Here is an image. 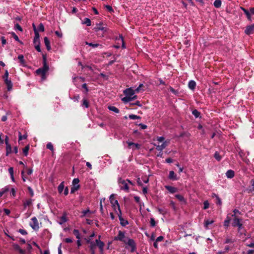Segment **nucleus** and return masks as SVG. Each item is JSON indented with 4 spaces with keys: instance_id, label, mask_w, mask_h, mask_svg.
<instances>
[{
    "instance_id": "12",
    "label": "nucleus",
    "mask_w": 254,
    "mask_h": 254,
    "mask_svg": "<svg viewBox=\"0 0 254 254\" xmlns=\"http://www.w3.org/2000/svg\"><path fill=\"white\" fill-rule=\"evenodd\" d=\"M100 237H101V236H99V239H96L95 241V242L96 244V246L99 247L100 251L101 252H102L103 251V249H104L105 244H104V242H103L102 241H101L100 240Z\"/></svg>"
},
{
    "instance_id": "45",
    "label": "nucleus",
    "mask_w": 254,
    "mask_h": 254,
    "mask_svg": "<svg viewBox=\"0 0 254 254\" xmlns=\"http://www.w3.org/2000/svg\"><path fill=\"white\" fill-rule=\"evenodd\" d=\"M129 118L131 120L140 119L141 117L135 115L131 114L128 116Z\"/></svg>"
},
{
    "instance_id": "57",
    "label": "nucleus",
    "mask_w": 254,
    "mask_h": 254,
    "mask_svg": "<svg viewBox=\"0 0 254 254\" xmlns=\"http://www.w3.org/2000/svg\"><path fill=\"white\" fill-rule=\"evenodd\" d=\"M234 242H235V240H232L230 238H227L225 240V244L233 243Z\"/></svg>"
},
{
    "instance_id": "48",
    "label": "nucleus",
    "mask_w": 254,
    "mask_h": 254,
    "mask_svg": "<svg viewBox=\"0 0 254 254\" xmlns=\"http://www.w3.org/2000/svg\"><path fill=\"white\" fill-rule=\"evenodd\" d=\"M88 213H91V211L89 210V209H87V210L82 211V214L81 215V217H85L87 215V214Z\"/></svg>"
},
{
    "instance_id": "31",
    "label": "nucleus",
    "mask_w": 254,
    "mask_h": 254,
    "mask_svg": "<svg viewBox=\"0 0 254 254\" xmlns=\"http://www.w3.org/2000/svg\"><path fill=\"white\" fill-rule=\"evenodd\" d=\"M108 108L109 110L114 112L116 113H119L120 112L119 109L115 106H109Z\"/></svg>"
},
{
    "instance_id": "28",
    "label": "nucleus",
    "mask_w": 254,
    "mask_h": 254,
    "mask_svg": "<svg viewBox=\"0 0 254 254\" xmlns=\"http://www.w3.org/2000/svg\"><path fill=\"white\" fill-rule=\"evenodd\" d=\"M64 182H62L58 187V190L59 193H61L64 189Z\"/></svg>"
},
{
    "instance_id": "19",
    "label": "nucleus",
    "mask_w": 254,
    "mask_h": 254,
    "mask_svg": "<svg viewBox=\"0 0 254 254\" xmlns=\"http://www.w3.org/2000/svg\"><path fill=\"white\" fill-rule=\"evenodd\" d=\"M44 41L45 45L46 47L47 50L48 51H50L51 49V45H50V42L47 37H45L44 38Z\"/></svg>"
},
{
    "instance_id": "14",
    "label": "nucleus",
    "mask_w": 254,
    "mask_h": 254,
    "mask_svg": "<svg viewBox=\"0 0 254 254\" xmlns=\"http://www.w3.org/2000/svg\"><path fill=\"white\" fill-rule=\"evenodd\" d=\"M13 249L15 251H18L20 254H25V251L21 249L19 246L17 244H13L12 245Z\"/></svg>"
},
{
    "instance_id": "30",
    "label": "nucleus",
    "mask_w": 254,
    "mask_h": 254,
    "mask_svg": "<svg viewBox=\"0 0 254 254\" xmlns=\"http://www.w3.org/2000/svg\"><path fill=\"white\" fill-rule=\"evenodd\" d=\"M83 24H86L87 26L91 25V21L88 18H85L82 22Z\"/></svg>"
},
{
    "instance_id": "47",
    "label": "nucleus",
    "mask_w": 254,
    "mask_h": 254,
    "mask_svg": "<svg viewBox=\"0 0 254 254\" xmlns=\"http://www.w3.org/2000/svg\"><path fill=\"white\" fill-rule=\"evenodd\" d=\"M10 34L15 41L20 42V41L19 40L18 37L15 34L14 32H12L10 33Z\"/></svg>"
},
{
    "instance_id": "23",
    "label": "nucleus",
    "mask_w": 254,
    "mask_h": 254,
    "mask_svg": "<svg viewBox=\"0 0 254 254\" xmlns=\"http://www.w3.org/2000/svg\"><path fill=\"white\" fill-rule=\"evenodd\" d=\"M188 86L190 89L193 90L196 86L195 82L193 80L190 81L188 84Z\"/></svg>"
},
{
    "instance_id": "55",
    "label": "nucleus",
    "mask_w": 254,
    "mask_h": 254,
    "mask_svg": "<svg viewBox=\"0 0 254 254\" xmlns=\"http://www.w3.org/2000/svg\"><path fill=\"white\" fill-rule=\"evenodd\" d=\"M216 201L215 202V203H216V204L217 205H222V200L221 199V198L219 197V196L216 198Z\"/></svg>"
},
{
    "instance_id": "36",
    "label": "nucleus",
    "mask_w": 254,
    "mask_h": 254,
    "mask_svg": "<svg viewBox=\"0 0 254 254\" xmlns=\"http://www.w3.org/2000/svg\"><path fill=\"white\" fill-rule=\"evenodd\" d=\"M144 87V86L143 84H140L138 87L135 89V91L136 92L138 93L141 91H143L144 90L143 88Z\"/></svg>"
},
{
    "instance_id": "61",
    "label": "nucleus",
    "mask_w": 254,
    "mask_h": 254,
    "mask_svg": "<svg viewBox=\"0 0 254 254\" xmlns=\"http://www.w3.org/2000/svg\"><path fill=\"white\" fill-rule=\"evenodd\" d=\"M82 87L85 90V93H87L89 91L88 88L86 83H84L82 85Z\"/></svg>"
},
{
    "instance_id": "38",
    "label": "nucleus",
    "mask_w": 254,
    "mask_h": 254,
    "mask_svg": "<svg viewBox=\"0 0 254 254\" xmlns=\"http://www.w3.org/2000/svg\"><path fill=\"white\" fill-rule=\"evenodd\" d=\"M251 188L248 190V192H252L254 191V179L251 180Z\"/></svg>"
},
{
    "instance_id": "51",
    "label": "nucleus",
    "mask_w": 254,
    "mask_h": 254,
    "mask_svg": "<svg viewBox=\"0 0 254 254\" xmlns=\"http://www.w3.org/2000/svg\"><path fill=\"white\" fill-rule=\"evenodd\" d=\"M27 190L29 193L30 196L31 197H33L34 196V191L30 187L28 186L27 187Z\"/></svg>"
},
{
    "instance_id": "33",
    "label": "nucleus",
    "mask_w": 254,
    "mask_h": 254,
    "mask_svg": "<svg viewBox=\"0 0 254 254\" xmlns=\"http://www.w3.org/2000/svg\"><path fill=\"white\" fill-rule=\"evenodd\" d=\"M214 222V220H204V227L205 229L208 228V226L210 224H212Z\"/></svg>"
},
{
    "instance_id": "35",
    "label": "nucleus",
    "mask_w": 254,
    "mask_h": 254,
    "mask_svg": "<svg viewBox=\"0 0 254 254\" xmlns=\"http://www.w3.org/2000/svg\"><path fill=\"white\" fill-rule=\"evenodd\" d=\"M222 4L221 0H215L214 2V6L216 8H219L221 7Z\"/></svg>"
},
{
    "instance_id": "63",
    "label": "nucleus",
    "mask_w": 254,
    "mask_h": 254,
    "mask_svg": "<svg viewBox=\"0 0 254 254\" xmlns=\"http://www.w3.org/2000/svg\"><path fill=\"white\" fill-rule=\"evenodd\" d=\"M233 212L234 213V214H233L232 215H235V216H237V214H240V215L241 214V212L237 209H234L233 210Z\"/></svg>"
},
{
    "instance_id": "52",
    "label": "nucleus",
    "mask_w": 254,
    "mask_h": 254,
    "mask_svg": "<svg viewBox=\"0 0 254 254\" xmlns=\"http://www.w3.org/2000/svg\"><path fill=\"white\" fill-rule=\"evenodd\" d=\"M209 207V203L208 200H206L203 202V209H206Z\"/></svg>"
},
{
    "instance_id": "60",
    "label": "nucleus",
    "mask_w": 254,
    "mask_h": 254,
    "mask_svg": "<svg viewBox=\"0 0 254 254\" xmlns=\"http://www.w3.org/2000/svg\"><path fill=\"white\" fill-rule=\"evenodd\" d=\"M34 47L35 49L39 52H40L41 48H40V44H34Z\"/></svg>"
},
{
    "instance_id": "40",
    "label": "nucleus",
    "mask_w": 254,
    "mask_h": 254,
    "mask_svg": "<svg viewBox=\"0 0 254 254\" xmlns=\"http://www.w3.org/2000/svg\"><path fill=\"white\" fill-rule=\"evenodd\" d=\"M192 115L196 118H198L200 115V112L196 109H194L192 111Z\"/></svg>"
},
{
    "instance_id": "50",
    "label": "nucleus",
    "mask_w": 254,
    "mask_h": 254,
    "mask_svg": "<svg viewBox=\"0 0 254 254\" xmlns=\"http://www.w3.org/2000/svg\"><path fill=\"white\" fill-rule=\"evenodd\" d=\"M46 147L47 149H50L51 151L54 150V147L52 143L49 142L46 145Z\"/></svg>"
},
{
    "instance_id": "34",
    "label": "nucleus",
    "mask_w": 254,
    "mask_h": 254,
    "mask_svg": "<svg viewBox=\"0 0 254 254\" xmlns=\"http://www.w3.org/2000/svg\"><path fill=\"white\" fill-rule=\"evenodd\" d=\"M29 150V145H27L24 148H23V153L24 156H27L28 154V151Z\"/></svg>"
},
{
    "instance_id": "29",
    "label": "nucleus",
    "mask_w": 254,
    "mask_h": 254,
    "mask_svg": "<svg viewBox=\"0 0 254 254\" xmlns=\"http://www.w3.org/2000/svg\"><path fill=\"white\" fill-rule=\"evenodd\" d=\"M32 205V199H28L23 202V206L24 208H26L27 206H29Z\"/></svg>"
},
{
    "instance_id": "16",
    "label": "nucleus",
    "mask_w": 254,
    "mask_h": 254,
    "mask_svg": "<svg viewBox=\"0 0 254 254\" xmlns=\"http://www.w3.org/2000/svg\"><path fill=\"white\" fill-rule=\"evenodd\" d=\"M95 31H98L101 30L104 32L106 31V28L102 26V23H100L97 24V26L94 28Z\"/></svg>"
},
{
    "instance_id": "49",
    "label": "nucleus",
    "mask_w": 254,
    "mask_h": 254,
    "mask_svg": "<svg viewBox=\"0 0 254 254\" xmlns=\"http://www.w3.org/2000/svg\"><path fill=\"white\" fill-rule=\"evenodd\" d=\"M134 199L135 200V201H136V203H137L140 207H141V201H140V197L138 196H134ZM141 207H140L141 208Z\"/></svg>"
},
{
    "instance_id": "46",
    "label": "nucleus",
    "mask_w": 254,
    "mask_h": 254,
    "mask_svg": "<svg viewBox=\"0 0 254 254\" xmlns=\"http://www.w3.org/2000/svg\"><path fill=\"white\" fill-rule=\"evenodd\" d=\"M97 246L96 242L91 243V244L89 246L90 250H95L96 249Z\"/></svg>"
},
{
    "instance_id": "1",
    "label": "nucleus",
    "mask_w": 254,
    "mask_h": 254,
    "mask_svg": "<svg viewBox=\"0 0 254 254\" xmlns=\"http://www.w3.org/2000/svg\"><path fill=\"white\" fill-rule=\"evenodd\" d=\"M43 66L39 68L36 70V73L38 75H41L43 79L45 77L46 72L49 70V67L47 63V56L46 54H42Z\"/></svg>"
},
{
    "instance_id": "17",
    "label": "nucleus",
    "mask_w": 254,
    "mask_h": 254,
    "mask_svg": "<svg viewBox=\"0 0 254 254\" xmlns=\"http://www.w3.org/2000/svg\"><path fill=\"white\" fill-rule=\"evenodd\" d=\"M119 219L120 221V224L122 226L125 227L128 224V221L127 220L123 218L122 216H121V215H119Z\"/></svg>"
},
{
    "instance_id": "20",
    "label": "nucleus",
    "mask_w": 254,
    "mask_h": 254,
    "mask_svg": "<svg viewBox=\"0 0 254 254\" xmlns=\"http://www.w3.org/2000/svg\"><path fill=\"white\" fill-rule=\"evenodd\" d=\"M168 178L170 180H173V181H175V180H178V178H177V176H176V175L175 174V172L173 171H170L169 172V176H168Z\"/></svg>"
},
{
    "instance_id": "54",
    "label": "nucleus",
    "mask_w": 254,
    "mask_h": 254,
    "mask_svg": "<svg viewBox=\"0 0 254 254\" xmlns=\"http://www.w3.org/2000/svg\"><path fill=\"white\" fill-rule=\"evenodd\" d=\"M38 30H39V31H40L41 32L44 31V30H45L44 26V25L42 23H40L39 24V25L38 26Z\"/></svg>"
},
{
    "instance_id": "25",
    "label": "nucleus",
    "mask_w": 254,
    "mask_h": 254,
    "mask_svg": "<svg viewBox=\"0 0 254 254\" xmlns=\"http://www.w3.org/2000/svg\"><path fill=\"white\" fill-rule=\"evenodd\" d=\"M237 227H238V232L241 235L246 231L243 226L242 222L240 224V225L237 226Z\"/></svg>"
},
{
    "instance_id": "24",
    "label": "nucleus",
    "mask_w": 254,
    "mask_h": 254,
    "mask_svg": "<svg viewBox=\"0 0 254 254\" xmlns=\"http://www.w3.org/2000/svg\"><path fill=\"white\" fill-rule=\"evenodd\" d=\"M18 59L19 61V63L21 65L24 66H25V61L24 59V56L22 55H19L18 56Z\"/></svg>"
},
{
    "instance_id": "64",
    "label": "nucleus",
    "mask_w": 254,
    "mask_h": 254,
    "mask_svg": "<svg viewBox=\"0 0 254 254\" xmlns=\"http://www.w3.org/2000/svg\"><path fill=\"white\" fill-rule=\"evenodd\" d=\"M8 72L7 70H6L2 78L4 80H5V79H8Z\"/></svg>"
},
{
    "instance_id": "41",
    "label": "nucleus",
    "mask_w": 254,
    "mask_h": 254,
    "mask_svg": "<svg viewBox=\"0 0 254 254\" xmlns=\"http://www.w3.org/2000/svg\"><path fill=\"white\" fill-rule=\"evenodd\" d=\"M73 234L75 236L76 238L78 239H80V234L79 231L77 229H74L73 231Z\"/></svg>"
},
{
    "instance_id": "59",
    "label": "nucleus",
    "mask_w": 254,
    "mask_h": 254,
    "mask_svg": "<svg viewBox=\"0 0 254 254\" xmlns=\"http://www.w3.org/2000/svg\"><path fill=\"white\" fill-rule=\"evenodd\" d=\"M150 226L151 227H154L156 225L155 221L154 219L153 218H150Z\"/></svg>"
},
{
    "instance_id": "53",
    "label": "nucleus",
    "mask_w": 254,
    "mask_h": 254,
    "mask_svg": "<svg viewBox=\"0 0 254 254\" xmlns=\"http://www.w3.org/2000/svg\"><path fill=\"white\" fill-rule=\"evenodd\" d=\"M141 145L138 143H135L132 147L133 150L139 149L140 148Z\"/></svg>"
},
{
    "instance_id": "15",
    "label": "nucleus",
    "mask_w": 254,
    "mask_h": 254,
    "mask_svg": "<svg viewBox=\"0 0 254 254\" xmlns=\"http://www.w3.org/2000/svg\"><path fill=\"white\" fill-rule=\"evenodd\" d=\"M165 188L171 193H175L178 191V189L177 188L170 186H165Z\"/></svg>"
},
{
    "instance_id": "3",
    "label": "nucleus",
    "mask_w": 254,
    "mask_h": 254,
    "mask_svg": "<svg viewBox=\"0 0 254 254\" xmlns=\"http://www.w3.org/2000/svg\"><path fill=\"white\" fill-rule=\"evenodd\" d=\"M118 182L121 190H125L126 192H128L129 187L128 183H127V181L122 179L121 178H119Z\"/></svg>"
},
{
    "instance_id": "32",
    "label": "nucleus",
    "mask_w": 254,
    "mask_h": 254,
    "mask_svg": "<svg viewBox=\"0 0 254 254\" xmlns=\"http://www.w3.org/2000/svg\"><path fill=\"white\" fill-rule=\"evenodd\" d=\"M166 146L167 145L165 142H163L161 145H157L156 149L158 151H161L166 147Z\"/></svg>"
},
{
    "instance_id": "9",
    "label": "nucleus",
    "mask_w": 254,
    "mask_h": 254,
    "mask_svg": "<svg viewBox=\"0 0 254 254\" xmlns=\"http://www.w3.org/2000/svg\"><path fill=\"white\" fill-rule=\"evenodd\" d=\"M31 220L32 221V223L30 224V226L32 227L33 229L35 231H38L39 229V223L36 217H33L31 218Z\"/></svg>"
},
{
    "instance_id": "56",
    "label": "nucleus",
    "mask_w": 254,
    "mask_h": 254,
    "mask_svg": "<svg viewBox=\"0 0 254 254\" xmlns=\"http://www.w3.org/2000/svg\"><path fill=\"white\" fill-rule=\"evenodd\" d=\"M105 7L106 8V9L110 12V13H112V12H114V9L113 8H112V7L109 5H106L105 6Z\"/></svg>"
},
{
    "instance_id": "10",
    "label": "nucleus",
    "mask_w": 254,
    "mask_h": 254,
    "mask_svg": "<svg viewBox=\"0 0 254 254\" xmlns=\"http://www.w3.org/2000/svg\"><path fill=\"white\" fill-rule=\"evenodd\" d=\"M245 33L246 35H250L254 33V24L248 25L246 27Z\"/></svg>"
},
{
    "instance_id": "22",
    "label": "nucleus",
    "mask_w": 254,
    "mask_h": 254,
    "mask_svg": "<svg viewBox=\"0 0 254 254\" xmlns=\"http://www.w3.org/2000/svg\"><path fill=\"white\" fill-rule=\"evenodd\" d=\"M34 35H35V36H34V38L33 39V44H40L39 34L36 33Z\"/></svg>"
},
{
    "instance_id": "39",
    "label": "nucleus",
    "mask_w": 254,
    "mask_h": 254,
    "mask_svg": "<svg viewBox=\"0 0 254 254\" xmlns=\"http://www.w3.org/2000/svg\"><path fill=\"white\" fill-rule=\"evenodd\" d=\"M214 157L218 161H220L222 159V156L220 155L219 153L217 151H216L214 155Z\"/></svg>"
},
{
    "instance_id": "26",
    "label": "nucleus",
    "mask_w": 254,
    "mask_h": 254,
    "mask_svg": "<svg viewBox=\"0 0 254 254\" xmlns=\"http://www.w3.org/2000/svg\"><path fill=\"white\" fill-rule=\"evenodd\" d=\"M85 44H86V45H88L90 47H92L93 48H97L98 47H100V48L102 47V45H100L99 44H97V43L94 44L92 43H89L88 42H86Z\"/></svg>"
},
{
    "instance_id": "8",
    "label": "nucleus",
    "mask_w": 254,
    "mask_h": 254,
    "mask_svg": "<svg viewBox=\"0 0 254 254\" xmlns=\"http://www.w3.org/2000/svg\"><path fill=\"white\" fill-rule=\"evenodd\" d=\"M231 216L233 217L232 222V225L233 227H237V226L240 225V224L242 222V219L241 218H239L238 216L231 215Z\"/></svg>"
},
{
    "instance_id": "2",
    "label": "nucleus",
    "mask_w": 254,
    "mask_h": 254,
    "mask_svg": "<svg viewBox=\"0 0 254 254\" xmlns=\"http://www.w3.org/2000/svg\"><path fill=\"white\" fill-rule=\"evenodd\" d=\"M129 239L125 236V231H119L118 235L114 237V241H119L126 244Z\"/></svg>"
},
{
    "instance_id": "18",
    "label": "nucleus",
    "mask_w": 254,
    "mask_h": 254,
    "mask_svg": "<svg viewBox=\"0 0 254 254\" xmlns=\"http://www.w3.org/2000/svg\"><path fill=\"white\" fill-rule=\"evenodd\" d=\"M4 83L7 86V89L8 91H10L12 89V83L11 80H9L8 79H5L4 80Z\"/></svg>"
},
{
    "instance_id": "21",
    "label": "nucleus",
    "mask_w": 254,
    "mask_h": 254,
    "mask_svg": "<svg viewBox=\"0 0 254 254\" xmlns=\"http://www.w3.org/2000/svg\"><path fill=\"white\" fill-rule=\"evenodd\" d=\"M226 176L228 178L232 179L235 176V172L233 170H229L226 172Z\"/></svg>"
},
{
    "instance_id": "27",
    "label": "nucleus",
    "mask_w": 254,
    "mask_h": 254,
    "mask_svg": "<svg viewBox=\"0 0 254 254\" xmlns=\"http://www.w3.org/2000/svg\"><path fill=\"white\" fill-rule=\"evenodd\" d=\"M175 196L180 201L183 202L184 203H186V200L183 195H182L181 194H177L175 195Z\"/></svg>"
},
{
    "instance_id": "6",
    "label": "nucleus",
    "mask_w": 254,
    "mask_h": 254,
    "mask_svg": "<svg viewBox=\"0 0 254 254\" xmlns=\"http://www.w3.org/2000/svg\"><path fill=\"white\" fill-rule=\"evenodd\" d=\"M4 141L6 145L5 155L7 156L9 155V154L11 153L12 152L11 145L9 143V138H8V136H7V135L5 136Z\"/></svg>"
},
{
    "instance_id": "4",
    "label": "nucleus",
    "mask_w": 254,
    "mask_h": 254,
    "mask_svg": "<svg viewBox=\"0 0 254 254\" xmlns=\"http://www.w3.org/2000/svg\"><path fill=\"white\" fill-rule=\"evenodd\" d=\"M125 244L127 245V246L126 247V249H128L129 248H130V252L132 253L135 251L136 249V244L133 239L130 238L128 239V241Z\"/></svg>"
},
{
    "instance_id": "5",
    "label": "nucleus",
    "mask_w": 254,
    "mask_h": 254,
    "mask_svg": "<svg viewBox=\"0 0 254 254\" xmlns=\"http://www.w3.org/2000/svg\"><path fill=\"white\" fill-rule=\"evenodd\" d=\"M79 180L78 178H74L72 181V186L71 188L70 193H74L76 190L79 189L80 186L78 184Z\"/></svg>"
},
{
    "instance_id": "62",
    "label": "nucleus",
    "mask_w": 254,
    "mask_h": 254,
    "mask_svg": "<svg viewBox=\"0 0 254 254\" xmlns=\"http://www.w3.org/2000/svg\"><path fill=\"white\" fill-rule=\"evenodd\" d=\"M9 112H7L6 115H4V116H3L2 117H1V121L2 122H5L7 119V115H9Z\"/></svg>"
},
{
    "instance_id": "43",
    "label": "nucleus",
    "mask_w": 254,
    "mask_h": 254,
    "mask_svg": "<svg viewBox=\"0 0 254 254\" xmlns=\"http://www.w3.org/2000/svg\"><path fill=\"white\" fill-rule=\"evenodd\" d=\"M122 100L124 102V103H128L130 101H131V99L130 98V97H129V96H126L125 97H124V98H123L122 99Z\"/></svg>"
},
{
    "instance_id": "11",
    "label": "nucleus",
    "mask_w": 254,
    "mask_h": 254,
    "mask_svg": "<svg viewBox=\"0 0 254 254\" xmlns=\"http://www.w3.org/2000/svg\"><path fill=\"white\" fill-rule=\"evenodd\" d=\"M135 92H136L135 90L132 89V88H127L125 89L123 92L124 94L125 95L129 97H131L132 96H133Z\"/></svg>"
},
{
    "instance_id": "42",
    "label": "nucleus",
    "mask_w": 254,
    "mask_h": 254,
    "mask_svg": "<svg viewBox=\"0 0 254 254\" xmlns=\"http://www.w3.org/2000/svg\"><path fill=\"white\" fill-rule=\"evenodd\" d=\"M27 135L26 134L22 135L20 132H18V142L20 143V140L23 139H26Z\"/></svg>"
},
{
    "instance_id": "58",
    "label": "nucleus",
    "mask_w": 254,
    "mask_h": 254,
    "mask_svg": "<svg viewBox=\"0 0 254 254\" xmlns=\"http://www.w3.org/2000/svg\"><path fill=\"white\" fill-rule=\"evenodd\" d=\"M15 29H17L18 30H19L21 32H22L23 31L22 27L18 23H16L15 24Z\"/></svg>"
},
{
    "instance_id": "13",
    "label": "nucleus",
    "mask_w": 254,
    "mask_h": 254,
    "mask_svg": "<svg viewBox=\"0 0 254 254\" xmlns=\"http://www.w3.org/2000/svg\"><path fill=\"white\" fill-rule=\"evenodd\" d=\"M240 8L244 11V13L246 14L248 20L249 21H252V16L250 10L246 9L245 7L243 6H241Z\"/></svg>"
},
{
    "instance_id": "7",
    "label": "nucleus",
    "mask_w": 254,
    "mask_h": 254,
    "mask_svg": "<svg viewBox=\"0 0 254 254\" xmlns=\"http://www.w3.org/2000/svg\"><path fill=\"white\" fill-rule=\"evenodd\" d=\"M110 201L111 203L112 207L114 208V209L116 210V205L118 207V209H119L120 204L118 202V201L115 199V194H112L110 196Z\"/></svg>"
},
{
    "instance_id": "37",
    "label": "nucleus",
    "mask_w": 254,
    "mask_h": 254,
    "mask_svg": "<svg viewBox=\"0 0 254 254\" xmlns=\"http://www.w3.org/2000/svg\"><path fill=\"white\" fill-rule=\"evenodd\" d=\"M9 190V188L7 187H5L4 188H2L0 190V197H1L6 192H7Z\"/></svg>"
},
{
    "instance_id": "44",
    "label": "nucleus",
    "mask_w": 254,
    "mask_h": 254,
    "mask_svg": "<svg viewBox=\"0 0 254 254\" xmlns=\"http://www.w3.org/2000/svg\"><path fill=\"white\" fill-rule=\"evenodd\" d=\"M82 105L88 108L89 107V103L87 99L84 98L83 99Z\"/></svg>"
}]
</instances>
